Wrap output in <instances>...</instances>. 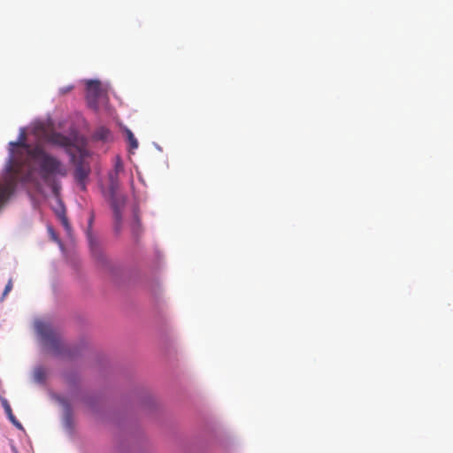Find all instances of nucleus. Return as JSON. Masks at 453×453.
Masks as SVG:
<instances>
[{
    "label": "nucleus",
    "mask_w": 453,
    "mask_h": 453,
    "mask_svg": "<svg viewBox=\"0 0 453 453\" xmlns=\"http://www.w3.org/2000/svg\"><path fill=\"white\" fill-rule=\"evenodd\" d=\"M26 133L21 130L17 142H11L10 158L6 166L7 174L0 182V189H8L3 206L14 193L18 179L25 165L30 161L35 162L39 166V174L42 180L49 185L53 193L58 196L60 186L54 180L57 175L65 176L67 171L57 157L47 153L41 145L31 147L26 142Z\"/></svg>",
    "instance_id": "1"
},
{
    "label": "nucleus",
    "mask_w": 453,
    "mask_h": 453,
    "mask_svg": "<svg viewBox=\"0 0 453 453\" xmlns=\"http://www.w3.org/2000/svg\"><path fill=\"white\" fill-rule=\"evenodd\" d=\"M118 173L110 172L108 174L109 179V196L111 206L113 211L114 217V229L117 233L120 231L122 222V209L126 203V197L119 196L117 191L119 187Z\"/></svg>",
    "instance_id": "2"
},
{
    "label": "nucleus",
    "mask_w": 453,
    "mask_h": 453,
    "mask_svg": "<svg viewBox=\"0 0 453 453\" xmlns=\"http://www.w3.org/2000/svg\"><path fill=\"white\" fill-rule=\"evenodd\" d=\"M35 327L44 345L55 353H58L60 351L61 341L58 334L52 326L47 322L37 321Z\"/></svg>",
    "instance_id": "3"
},
{
    "label": "nucleus",
    "mask_w": 453,
    "mask_h": 453,
    "mask_svg": "<svg viewBox=\"0 0 453 453\" xmlns=\"http://www.w3.org/2000/svg\"><path fill=\"white\" fill-rule=\"evenodd\" d=\"M87 99L90 107L97 108V100L102 96L103 90L98 81L89 80L86 83Z\"/></svg>",
    "instance_id": "4"
},
{
    "label": "nucleus",
    "mask_w": 453,
    "mask_h": 453,
    "mask_svg": "<svg viewBox=\"0 0 453 453\" xmlns=\"http://www.w3.org/2000/svg\"><path fill=\"white\" fill-rule=\"evenodd\" d=\"M89 173L90 169L88 165H85L82 162L77 164L74 170V178L83 191L86 190V180Z\"/></svg>",
    "instance_id": "5"
},
{
    "label": "nucleus",
    "mask_w": 453,
    "mask_h": 453,
    "mask_svg": "<svg viewBox=\"0 0 453 453\" xmlns=\"http://www.w3.org/2000/svg\"><path fill=\"white\" fill-rule=\"evenodd\" d=\"M49 142L54 145L65 148L66 151L71 154V149L73 143L69 137L59 133H54L49 137Z\"/></svg>",
    "instance_id": "6"
},
{
    "label": "nucleus",
    "mask_w": 453,
    "mask_h": 453,
    "mask_svg": "<svg viewBox=\"0 0 453 453\" xmlns=\"http://www.w3.org/2000/svg\"><path fill=\"white\" fill-rule=\"evenodd\" d=\"M109 135L110 130L104 127H100L95 131L93 137L97 141H106Z\"/></svg>",
    "instance_id": "7"
},
{
    "label": "nucleus",
    "mask_w": 453,
    "mask_h": 453,
    "mask_svg": "<svg viewBox=\"0 0 453 453\" xmlns=\"http://www.w3.org/2000/svg\"><path fill=\"white\" fill-rule=\"evenodd\" d=\"M61 205V210L60 211L58 212V215L59 217V219L61 221V224L63 225V226L65 227V229L66 230V232L69 234L70 231H71V226L68 222V219L65 216V208L63 207L62 204Z\"/></svg>",
    "instance_id": "8"
},
{
    "label": "nucleus",
    "mask_w": 453,
    "mask_h": 453,
    "mask_svg": "<svg viewBox=\"0 0 453 453\" xmlns=\"http://www.w3.org/2000/svg\"><path fill=\"white\" fill-rule=\"evenodd\" d=\"M126 133L130 147L132 149H136L138 147V142L134 137V134L129 129H127Z\"/></svg>",
    "instance_id": "9"
},
{
    "label": "nucleus",
    "mask_w": 453,
    "mask_h": 453,
    "mask_svg": "<svg viewBox=\"0 0 453 453\" xmlns=\"http://www.w3.org/2000/svg\"><path fill=\"white\" fill-rule=\"evenodd\" d=\"M35 380L38 382L43 381L45 379V370L42 367H38L35 370Z\"/></svg>",
    "instance_id": "10"
},
{
    "label": "nucleus",
    "mask_w": 453,
    "mask_h": 453,
    "mask_svg": "<svg viewBox=\"0 0 453 453\" xmlns=\"http://www.w3.org/2000/svg\"><path fill=\"white\" fill-rule=\"evenodd\" d=\"M123 171V164L119 157H116L112 172L119 173Z\"/></svg>",
    "instance_id": "11"
},
{
    "label": "nucleus",
    "mask_w": 453,
    "mask_h": 453,
    "mask_svg": "<svg viewBox=\"0 0 453 453\" xmlns=\"http://www.w3.org/2000/svg\"><path fill=\"white\" fill-rule=\"evenodd\" d=\"M12 287H13L12 280V279H10L4 288V290L2 297H1V301H3L5 298V296L12 291Z\"/></svg>",
    "instance_id": "12"
},
{
    "label": "nucleus",
    "mask_w": 453,
    "mask_h": 453,
    "mask_svg": "<svg viewBox=\"0 0 453 453\" xmlns=\"http://www.w3.org/2000/svg\"><path fill=\"white\" fill-rule=\"evenodd\" d=\"M1 403H2V406H3L6 415H9V414L12 413V408H11V406H10V404H9V403H8V401L6 399L3 398L1 400Z\"/></svg>",
    "instance_id": "13"
},
{
    "label": "nucleus",
    "mask_w": 453,
    "mask_h": 453,
    "mask_svg": "<svg viewBox=\"0 0 453 453\" xmlns=\"http://www.w3.org/2000/svg\"><path fill=\"white\" fill-rule=\"evenodd\" d=\"M7 190L8 189H6L4 188L0 189V210L3 207V201L4 200L6 195L8 194Z\"/></svg>",
    "instance_id": "14"
},
{
    "label": "nucleus",
    "mask_w": 453,
    "mask_h": 453,
    "mask_svg": "<svg viewBox=\"0 0 453 453\" xmlns=\"http://www.w3.org/2000/svg\"><path fill=\"white\" fill-rule=\"evenodd\" d=\"M7 417L12 424H14L16 426H18L19 428L21 427L20 423L19 421H17L13 413L7 415Z\"/></svg>",
    "instance_id": "15"
},
{
    "label": "nucleus",
    "mask_w": 453,
    "mask_h": 453,
    "mask_svg": "<svg viewBox=\"0 0 453 453\" xmlns=\"http://www.w3.org/2000/svg\"><path fill=\"white\" fill-rule=\"evenodd\" d=\"M33 171L32 169H28L27 173L24 175L23 180L26 181H29L32 180Z\"/></svg>",
    "instance_id": "16"
},
{
    "label": "nucleus",
    "mask_w": 453,
    "mask_h": 453,
    "mask_svg": "<svg viewBox=\"0 0 453 453\" xmlns=\"http://www.w3.org/2000/svg\"><path fill=\"white\" fill-rule=\"evenodd\" d=\"M60 403L69 411L70 407H69L68 403L65 400L61 399Z\"/></svg>",
    "instance_id": "17"
},
{
    "label": "nucleus",
    "mask_w": 453,
    "mask_h": 453,
    "mask_svg": "<svg viewBox=\"0 0 453 453\" xmlns=\"http://www.w3.org/2000/svg\"><path fill=\"white\" fill-rule=\"evenodd\" d=\"M90 245H91V250L93 251L94 254H96V249L93 247V243H92V241L90 240Z\"/></svg>",
    "instance_id": "18"
},
{
    "label": "nucleus",
    "mask_w": 453,
    "mask_h": 453,
    "mask_svg": "<svg viewBox=\"0 0 453 453\" xmlns=\"http://www.w3.org/2000/svg\"><path fill=\"white\" fill-rule=\"evenodd\" d=\"M50 230L51 232V234H52L53 238L56 239L55 233L51 229H50Z\"/></svg>",
    "instance_id": "19"
},
{
    "label": "nucleus",
    "mask_w": 453,
    "mask_h": 453,
    "mask_svg": "<svg viewBox=\"0 0 453 453\" xmlns=\"http://www.w3.org/2000/svg\"><path fill=\"white\" fill-rule=\"evenodd\" d=\"M71 88H65L64 93H65V92L69 91Z\"/></svg>",
    "instance_id": "20"
}]
</instances>
